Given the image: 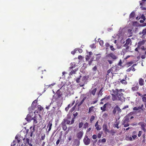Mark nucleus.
<instances>
[{
	"mask_svg": "<svg viewBox=\"0 0 146 146\" xmlns=\"http://www.w3.org/2000/svg\"><path fill=\"white\" fill-rule=\"evenodd\" d=\"M56 94L57 96V98H60L62 95V93L60 90H58L56 92Z\"/></svg>",
	"mask_w": 146,
	"mask_h": 146,
	"instance_id": "9d476101",
	"label": "nucleus"
},
{
	"mask_svg": "<svg viewBox=\"0 0 146 146\" xmlns=\"http://www.w3.org/2000/svg\"><path fill=\"white\" fill-rule=\"evenodd\" d=\"M38 111H39V112H40L41 111H42V110H43V108L40 106H38Z\"/></svg>",
	"mask_w": 146,
	"mask_h": 146,
	"instance_id": "c9c22d12",
	"label": "nucleus"
},
{
	"mask_svg": "<svg viewBox=\"0 0 146 146\" xmlns=\"http://www.w3.org/2000/svg\"><path fill=\"white\" fill-rule=\"evenodd\" d=\"M102 134V133L101 132H100L98 133L97 135V137L98 138H100L101 137Z\"/></svg>",
	"mask_w": 146,
	"mask_h": 146,
	"instance_id": "79ce46f5",
	"label": "nucleus"
},
{
	"mask_svg": "<svg viewBox=\"0 0 146 146\" xmlns=\"http://www.w3.org/2000/svg\"><path fill=\"white\" fill-rule=\"evenodd\" d=\"M142 2H141L140 3V5H143L144 4V2L145 1H146V0H142Z\"/></svg>",
	"mask_w": 146,
	"mask_h": 146,
	"instance_id": "bf43d9fd",
	"label": "nucleus"
},
{
	"mask_svg": "<svg viewBox=\"0 0 146 146\" xmlns=\"http://www.w3.org/2000/svg\"><path fill=\"white\" fill-rule=\"evenodd\" d=\"M138 86H136L134 87H132V90L133 91H136L138 89Z\"/></svg>",
	"mask_w": 146,
	"mask_h": 146,
	"instance_id": "473e14b6",
	"label": "nucleus"
},
{
	"mask_svg": "<svg viewBox=\"0 0 146 146\" xmlns=\"http://www.w3.org/2000/svg\"><path fill=\"white\" fill-rule=\"evenodd\" d=\"M144 81L142 78H140L139 80V84L141 86H142L144 84Z\"/></svg>",
	"mask_w": 146,
	"mask_h": 146,
	"instance_id": "4be33fe9",
	"label": "nucleus"
},
{
	"mask_svg": "<svg viewBox=\"0 0 146 146\" xmlns=\"http://www.w3.org/2000/svg\"><path fill=\"white\" fill-rule=\"evenodd\" d=\"M145 55H142V56H141V58L142 59H144L145 58Z\"/></svg>",
	"mask_w": 146,
	"mask_h": 146,
	"instance_id": "69168bd1",
	"label": "nucleus"
},
{
	"mask_svg": "<svg viewBox=\"0 0 146 146\" xmlns=\"http://www.w3.org/2000/svg\"><path fill=\"white\" fill-rule=\"evenodd\" d=\"M27 121L28 122L30 121L31 120H33L32 118L31 117V116L30 114H28L27 117L25 118Z\"/></svg>",
	"mask_w": 146,
	"mask_h": 146,
	"instance_id": "a211bd4d",
	"label": "nucleus"
},
{
	"mask_svg": "<svg viewBox=\"0 0 146 146\" xmlns=\"http://www.w3.org/2000/svg\"><path fill=\"white\" fill-rule=\"evenodd\" d=\"M119 124V123L116 122L115 124L114 125L115 127H117V129L119 128V127H118Z\"/></svg>",
	"mask_w": 146,
	"mask_h": 146,
	"instance_id": "49530a36",
	"label": "nucleus"
},
{
	"mask_svg": "<svg viewBox=\"0 0 146 146\" xmlns=\"http://www.w3.org/2000/svg\"><path fill=\"white\" fill-rule=\"evenodd\" d=\"M61 127L62 128V129L64 131H66L67 129V127L66 123H65L62 122L61 123Z\"/></svg>",
	"mask_w": 146,
	"mask_h": 146,
	"instance_id": "4468645a",
	"label": "nucleus"
},
{
	"mask_svg": "<svg viewBox=\"0 0 146 146\" xmlns=\"http://www.w3.org/2000/svg\"><path fill=\"white\" fill-rule=\"evenodd\" d=\"M37 101L36 100L34 101L32 103V106L33 105V104H35V105H36V104L37 103Z\"/></svg>",
	"mask_w": 146,
	"mask_h": 146,
	"instance_id": "5fc2aeb1",
	"label": "nucleus"
},
{
	"mask_svg": "<svg viewBox=\"0 0 146 146\" xmlns=\"http://www.w3.org/2000/svg\"><path fill=\"white\" fill-rule=\"evenodd\" d=\"M103 130L106 132H109V130L108 129V126L107 125L104 124L103 126Z\"/></svg>",
	"mask_w": 146,
	"mask_h": 146,
	"instance_id": "2eb2a0df",
	"label": "nucleus"
},
{
	"mask_svg": "<svg viewBox=\"0 0 146 146\" xmlns=\"http://www.w3.org/2000/svg\"><path fill=\"white\" fill-rule=\"evenodd\" d=\"M101 127H100L99 125H98L96 127V129L97 131H99L101 129Z\"/></svg>",
	"mask_w": 146,
	"mask_h": 146,
	"instance_id": "09e8293b",
	"label": "nucleus"
},
{
	"mask_svg": "<svg viewBox=\"0 0 146 146\" xmlns=\"http://www.w3.org/2000/svg\"><path fill=\"white\" fill-rule=\"evenodd\" d=\"M62 122L65 123H66L67 124H69L70 122V121L67 119H63Z\"/></svg>",
	"mask_w": 146,
	"mask_h": 146,
	"instance_id": "bb28decb",
	"label": "nucleus"
},
{
	"mask_svg": "<svg viewBox=\"0 0 146 146\" xmlns=\"http://www.w3.org/2000/svg\"><path fill=\"white\" fill-rule=\"evenodd\" d=\"M75 103V100H74L72 102V103H71V104H69L67 107L69 108H70Z\"/></svg>",
	"mask_w": 146,
	"mask_h": 146,
	"instance_id": "2f4dec72",
	"label": "nucleus"
},
{
	"mask_svg": "<svg viewBox=\"0 0 146 146\" xmlns=\"http://www.w3.org/2000/svg\"><path fill=\"white\" fill-rule=\"evenodd\" d=\"M87 97L86 96L84 97L82 100H81V101L79 103L78 102V103L77 104V106L79 108V107L81 106V105L83 104V102H84V100L86 99Z\"/></svg>",
	"mask_w": 146,
	"mask_h": 146,
	"instance_id": "f8f14e48",
	"label": "nucleus"
},
{
	"mask_svg": "<svg viewBox=\"0 0 146 146\" xmlns=\"http://www.w3.org/2000/svg\"><path fill=\"white\" fill-rule=\"evenodd\" d=\"M131 39L128 38L126 40V43H125L123 45V46L124 47H126L127 46H128L129 45H131Z\"/></svg>",
	"mask_w": 146,
	"mask_h": 146,
	"instance_id": "6e6552de",
	"label": "nucleus"
},
{
	"mask_svg": "<svg viewBox=\"0 0 146 146\" xmlns=\"http://www.w3.org/2000/svg\"><path fill=\"white\" fill-rule=\"evenodd\" d=\"M129 115H127L124 117L123 121L129 122Z\"/></svg>",
	"mask_w": 146,
	"mask_h": 146,
	"instance_id": "b1692460",
	"label": "nucleus"
},
{
	"mask_svg": "<svg viewBox=\"0 0 146 146\" xmlns=\"http://www.w3.org/2000/svg\"><path fill=\"white\" fill-rule=\"evenodd\" d=\"M142 133V131H139V133L138 134V136L139 137H140Z\"/></svg>",
	"mask_w": 146,
	"mask_h": 146,
	"instance_id": "6e6d98bb",
	"label": "nucleus"
},
{
	"mask_svg": "<svg viewBox=\"0 0 146 146\" xmlns=\"http://www.w3.org/2000/svg\"><path fill=\"white\" fill-rule=\"evenodd\" d=\"M75 117H73L72 118V120L71 121V123H70V124H72L74 123L75 120Z\"/></svg>",
	"mask_w": 146,
	"mask_h": 146,
	"instance_id": "8fccbe9b",
	"label": "nucleus"
},
{
	"mask_svg": "<svg viewBox=\"0 0 146 146\" xmlns=\"http://www.w3.org/2000/svg\"><path fill=\"white\" fill-rule=\"evenodd\" d=\"M107 61L109 62V63L110 64H111L113 63L112 61L109 60H108Z\"/></svg>",
	"mask_w": 146,
	"mask_h": 146,
	"instance_id": "338daca9",
	"label": "nucleus"
},
{
	"mask_svg": "<svg viewBox=\"0 0 146 146\" xmlns=\"http://www.w3.org/2000/svg\"><path fill=\"white\" fill-rule=\"evenodd\" d=\"M135 13L134 11L132 12L130 15L129 18H133L135 16Z\"/></svg>",
	"mask_w": 146,
	"mask_h": 146,
	"instance_id": "f704fd0d",
	"label": "nucleus"
},
{
	"mask_svg": "<svg viewBox=\"0 0 146 146\" xmlns=\"http://www.w3.org/2000/svg\"><path fill=\"white\" fill-rule=\"evenodd\" d=\"M78 113L77 112H76L73 114V115L74 116V117H75H75L78 115Z\"/></svg>",
	"mask_w": 146,
	"mask_h": 146,
	"instance_id": "4d7b16f0",
	"label": "nucleus"
},
{
	"mask_svg": "<svg viewBox=\"0 0 146 146\" xmlns=\"http://www.w3.org/2000/svg\"><path fill=\"white\" fill-rule=\"evenodd\" d=\"M110 96H106L104 98L102 99L101 100V101H103L104 100H106V101H108L110 98Z\"/></svg>",
	"mask_w": 146,
	"mask_h": 146,
	"instance_id": "393cba45",
	"label": "nucleus"
},
{
	"mask_svg": "<svg viewBox=\"0 0 146 146\" xmlns=\"http://www.w3.org/2000/svg\"><path fill=\"white\" fill-rule=\"evenodd\" d=\"M94 106H92L89 108L88 113L90 114L92 112H93L94 111Z\"/></svg>",
	"mask_w": 146,
	"mask_h": 146,
	"instance_id": "6ab92c4d",
	"label": "nucleus"
},
{
	"mask_svg": "<svg viewBox=\"0 0 146 146\" xmlns=\"http://www.w3.org/2000/svg\"><path fill=\"white\" fill-rule=\"evenodd\" d=\"M95 119V117L93 115H92L90 118V122L91 123Z\"/></svg>",
	"mask_w": 146,
	"mask_h": 146,
	"instance_id": "58836bf2",
	"label": "nucleus"
},
{
	"mask_svg": "<svg viewBox=\"0 0 146 146\" xmlns=\"http://www.w3.org/2000/svg\"><path fill=\"white\" fill-rule=\"evenodd\" d=\"M97 70V67L96 66H95L93 68V70L94 71H96Z\"/></svg>",
	"mask_w": 146,
	"mask_h": 146,
	"instance_id": "e2e57ef3",
	"label": "nucleus"
},
{
	"mask_svg": "<svg viewBox=\"0 0 146 146\" xmlns=\"http://www.w3.org/2000/svg\"><path fill=\"white\" fill-rule=\"evenodd\" d=\"M135 66L136 64H133L132 66L130 68H129L126 70V72H130L131 70H132L133 71H134L135 70L134 67Z\"/></svg>",
	"mask_w": 146,
	"mask_h": 146,
	"instance_id": "1a4fd4ad",
	"label": "nucleus"
},
{
	"mask_svg": "<svg viewBox=\"0 0 146 146\" xmlns=\"http://www.w3.org/2000/svg\"><path fill=\"white\" fill-rule=\"evenodd\" d=\"M77 70V69H75V70H73L71 71V72H70V75H72L73 74H75L76 73V72Z\"/></svg>",
	"mask_w": 146,
	"mask_h": 146,
	"instance_id": "e433bc0d",
	"label": "nucleus"
},
{
	"mask_svg": "<svg viewBox=\"0 0 146 146\" xmlns=\"http://www.w3.org/2000/svg\"><path fill=\"white\" fill-rule=\"evenodd\" d=\"M26 143H26V145H26L27 143V145L30 144V143H29V138H27L26 139Z\"/></svg>",
	"mask_w": 146,
	"mask_h": 146,
	"instance_id": "de8ad7c7",
	"label": "nucleus"
},
{
	"mask_svg": "<svg viewBox=\"0 0 146 146\" xmlns=\"http://www.w3.org/2000/svg\"><path fill=\"white\" fill-rule=\"evenodd\" d=\"M99 43L101 46H102L104 44V42L102 40H100L99 41Z\"/></svg>",
	"mask_w": 146,
	"mask_h": 146,
	"instance_id": "3c124183",
	"label": "nucleus"
},
{
	"mask_svg": "<svg viewBox=\"0 0 146 146\" xmlns=\"http://www.w3.org/2000/svg\"><path fill=\"white\" fill-rule=\"evenodd\" d=\"M126 77L124 79H123L120 81V82L123 84L126 85L127 84V81H125L126 80Z\"/></svg>",
	"mask_w": 146,
	"mask_h": 146,
	"instance_id": "c85d7f7f",
	"label": "nucleus"
},
{
	"mask_svg": "<svg viewBox=\"0 0 146 146\" xmlns=\"http://www.w3.org/2000/svg\"><path fill=\"white\" fill-rule=\"evenodd\" d=\"M116 109H115V107L113 109V113L114 114H115L116 113Z\"/></svg>",
	"mask_w": 146,
	"mask_h": 146,
	"instance_id": "052dcab7",
	"label": "nucleus"
},
{
	"mask_svg": "<svg viewBox=\"0 0 146 146\" xmlns=\"http://www.w3.org/2000/svg\"><path fill=\"white\" fill-rule=\"evenodd\" d=\"M83 141L85 145H88L90 143V139L88 138L87 136H85L83 139Z\"/></svg>",
	"mask_w": 146,
	"mask_h": 146,
	"instance_id": "20e7f679",
	"label": "nucleus"
},
{
	"mask_svg": "<svg viewBox=\"0 0 146 146\" xmlns=\"http://www.w3.org/2000/svg\"><path fill=\"white\" fill-rule=\"evenodd\" d=\"M107 56L111 57L113 59H115L117 58V57L113 54L112 53L108 54Z\"/></svg>",
	"mask_w": 146,
	"mask_h": 146,
	"instance_id": "ddd939ff",
	"label": "nucleus"
},
{
	"mask_svg": "<svg viewBox=\"0 0 146 146\" xmlns=\"http://www.w3.org/2000/svg\"><path fill=\"white\" fill-rule=\"evenodd\" d=\"M21 137V136L19 135H16L15 137V138L17 140V142L19 143L21 141V139H20Z\"/></svg>",
	"mask_w": 146,
	"mask_h": 146,
	"instance_id": "412c9836",
	"label": "nucleus"
},
{
	"mask_svg": "<svg viewBox=\"0 0 146 146\" xmlns=\"http://www.w3.org/2000/svg\"><path fill=\"white\" fill-rule=\"evenodd\" d=\"M133 114V112H130L127 114V115H129V119H132L134 117L133 116H132Z\"/></svg>",
	"mask_w": 146,
	"mask_h": 146,
	"instance_id": "cd10ccee",
	"label": "nucleus"
},
{
	"mask_svg": "<svg viewBox=\"0 0 146 146\" xmlns=\"http://www.w3.org/2000/svg\"><path fill=\"white\" fill-rule=\"evenodd\" d=\"M92 138L93 139H95L97 138V136L96 135H94L92 136Z\"/></svg>",
	"mask_w": 146,
	"mask_h": 146,
	"instance_id": "864d4df0",
	"label": "nucleus"
},
{
	"mask_svg": "<svg viewBox=\"0 0 146 146\" xmlns=\"http://www.w3.org/2000/svg\"><path fill=\"white\" fill-rule=\"evenodd\" d=\"M83 131H80L78 132L76 136L78 139H80L83 136Z\"/></svg>",
	"mask_w": 146,
	"mask_h": 146,
	"instance_id": "0eeeda50",
	"label": "nucleus"
},
{
	"mask_svg": "<svg viewBox=\"0 0 146 146\" xmlns=\"http://www.w3.org/2000/svg\"><path fill=\"white\" fill-rule=\"evenodd\" d=\"M133 63V62L132 61L130 62H127L126 64L127 66L128 67H129L130 66L131 64H132Z\"/></svg>",
	"mask_w": 146,
	"mask_h": 146,
	"instance_id": "ea45409f",
	"label": "nucleus"
},
{
	"mask_svg": "<svg viewBox=\"0 0 146 146\" xmlns=\"http://www.w3.org/2000/svg\"><path fill=\"white\" fill-rule=\"evenodd\" d=\"M124 90L123 89H118L116 88L115 90L112 89L111 92H113L114 94L117 95V96L119 98L118 100L123 102L125 101V100L123 97V94L122 92H124Z\"/></svg>",
	"mask_w": 146,
	"mask_h": 146,
	"instance_id": "f257e3e1",
	"label": "nucleus"
},
{
	"mask_svg": "<svg viewBox=\"0 0 146 146\" xmlns=\"http://www.w3.org/2000/svg\"><path fill=\"white\" fill-rule=\"evenodd\" d=\"M125 48V49H124L126 51H129V49L130 48V47L128 46H126Z\"/></svg>",
	"mask_w": 146,
	"mask_h": 146,
	"instance_id": "c03bdc74",
	"label": "nucleus"
},
{
	"mask_svg": "<svg viewBox=\"0 0 146 146\" xmlns=\"http://www.w3.org/2000/svg\"><path fill=\"white\" fill-rule=\"evenodd\" d=\"M52 121H50L48 123V125H47V127H49L48 129V131H50L51 129L52 126Z\"/></svg>",
	"mask_w": 146,
	"mask_h": 146,
	"instance_id": "dca6fc26",
	"label": "nucleus"
},
{
	"mask_svg": "<svg viewBox=\"0 0 146 146\" xmlns=\"http://www.w3.org/2000/svg\"><path fill=\"white\" fill-rule=\"evenodd\" d=\"M88 125H89L88 123L87 122H86L84 124V129H86L88 127Z\"/></svg>",
	"mask_w": 146,
	"mask_h": 146,
	"instance_id": "a19ab883",
	"label": "nucleus"
},
{
	"mask_svg": "<svg viewBox=\"0 0 146 146\" xmlns=\"http://www.w3.org/2000/svg\"><path fill=\"white\" fill-rule=\"evenodd\" d=\"M146 26V23H144L143 24V26ZM139 34L140 35H141V34H143L142 36V37L143 38H144V37H145V35H146V28L144 29L143 30L142 32H140Z\"/></svg>",
	"mask_w": 146,
	"mask_h": 146,
	"instance_id": "423d86ee",
	"label": "nucleus"
},
{
	"mask_svg": "<svg viewBox=\"0 0 146 146\" xmlns=\"http://www.w3.org/2000/svg\"><path fill=\"white\" fill-rule=\"evenodd\" d=\"M128 122L127 121H123V123L122 124L124 125V127H126L129 126V124L128 123Z\"/></svg>",
	"mask_w": 146,
	"mask_h": 146,
	"instance_id": "a878e982",
	"label": "nucleus"
},
{
	"mask_svg": "<svg viewBox=\"0 0 146 146\" xmlns=\"http://www.w3.org/2000/svg\"><path fill=\"white\" fill-rule=\"evenodd\" d=\"M110 49L114 51L115 50V48L113 47V46L112 45H110Z\"/></svg>",
	"mask_w": 146,
	"mask_h": 146,
	"instance_id": "a18cd8bd",
	"label": "nucleus"
},
{
	"mask_svg": "<svg viewBox=\"0 0 146 146\" xmlns=\"http://www.w3.org/2000/svg\"><path fill=\"white\" fill-rule=\"evenodd\" d=\"M42 119V117L40 114L35 115L34 117L32 118V119L33 120V124H36Z\"/></svg>",
	"mask_w": 146,
	"mask_h": 146,
	"instance_id": "f03ea898",
	"label": "nucleus"
},
{
	"mask_svg": "<svg viewBox=\"0 0 146 146\" xmlns=\"http://www.w3.org/2000/svg\"><path fill=\"white\" fill-rule=\"evenodd\" d=\"M108 104L107 103H106L104 105L103 107H101V110H102L103 111H104L106 110V106Z\"/></svg>",
	"mask_w": 146,
	"mask_h": 146,
	"instance_id": "aec40b11",
	"label": "nucleus"
},
{
	"mask_svg": "<svg viewBox=\"0 0 146 146\" xmlns=\"http://www.w3.org/2000/svg\"><path fill=\"white\" fill-rule=\"evenodd\" d=\"M88 78V77L86 76H85L82 77L81 79L82 81L79 84L80 87L84 86Z\"/></svg>",
	"mask_w": 146,
	"mask_h": 146,
	"instance_id": "7ed1b4c3",
	"label": "nucleus"
},
{
	"mask_svg": "<svg viewBox=\"0 0 146 146\" xmlns=\"http://www.w3.org/2000/svg\"><path fill=\"white\" fill-rule=\"evenodd\" d=\"M97 91V89L96 88L91 90L90 92L91 94H92L93 96H94L96 92Z\"/></svg>",
	"mask_w": 146,
	"mask_h": 146,
	"instance_id": "5701e85b",
	"label": "nucleus"
},
{
	"mask_svg": "<svg viewBox=\"0 0 146 146\" xmlns=\"http://www.w3.org/2000/svg\"><path fill=\"white\" fill-rule=\"evenodd\" d=\"M82 77V76L80 75V76L77 78L76 79V81L77 83H80L81 82L80 81V80L81 78Z\"/></svg>",
	"mask_w": 146,
	"mask_h": 146,
	"instance_id": "72a5a7b5",
	"label": "nucleus"
},
{
	"mask_svg": "<svg viewBox=\"0 0 146 146\" xmlns=\"http://www.w3.org/2000/svg\"><path fill=\"white\" fill-rule=\"evenodd\" d=\"M115 108L116 109V110L117 111L119 112H121V110L118 106H116Z\"/></svg>",
	"mask_w": 146,
	"mask_h": 146,
	"instance_id": "4c0bfd02",
	"label": "nucleus"
},
{
	"mask_svg": "<svg viewBox=\"0 0 146 146\" xmlns=\"http://www.w3.org/2000/svg\"><path fill=\"white\" fill-rule=\"evenodd\" d=\"M106 142V139L105 138H103L101 140L102 143H105Z\"/></svg>",
	"mask_w": 146,
	"mask_h": 146,
	"instance_id": "680f3d73",
	"label": "nucleus"
},
{
	"mask_svg": "<svg viewBox=\"0 0 146 146\" xmlns=\"http://www.w3.org/2000/svg\"><path fill=\"white\" fill-rule=\"evenodd\" d=\"M78 100L76 101V103L75 104V105H74V106L71 108V109L70 110V111L72 113L73 111L75 109L76 106L77 104H78Z\"/></svg>",
	"mask_w": 146,
	"mask_h": 146,
	"instance_id": "f3484780",
	"label": "nucleus"
},
{
	"mask_svg": "<svg viewBox=\"0 0 146 146\" xmlns=\"http://www.w3.org/2000/svg\"><path fill=\"white\" fill-rule=\"evenodd\" d=\"M76 53V51L75 50H74L71 51V53L72 54H74Z\"/></svg>",
	"mask_w": 146,
	"mask_h": 146,
	"instance_id": "774afa93",
	"label": "nucleus"
},
{
	"mask_svg": "<svg viewBox=\"0 0 146 146\" xmlns=\"http://www.w3.org/2000/svg\"><path fill=\"white\" fill-rule=\"evenodd\" d=\"M146 94H144L143 95H142V101L143 102H145L146 101Z\"/></svg>",
	"mask_w": 146,
	"mask_h": 146,
	"instance_id": "c756f323",
	"label": "nucleus"
},
{
	"mask_svg": "<svg viewBox=\"0 0 146 146\" xmlns=\"http://www.w3.org/2000/svg\"><path fill=\"white\" fill-rule=\"evenodd\" d=\"M111 95L112 96V100L113 101H114L115 100L119 101L118 100L119 98L117 97V95H115L113 93V94H111Z\"/></svg>",
	"mask_w": 146,
	"mask_h": 146,
	"instance_id": "9b49d317",
	"label": "nucleus"
},
{
	"mask_svg": "<svg viewBox=\"0 0 146 146\" xmlns=\"http://www.w3.org/2000/svg\"><path fill=\"white\" fill-rule=\"evenodd\" d=\"M111 71V73L112 74H113L116 70V68L115 67H112L110 68Z\"/></svg>",
	"mask_w": 146,
	"mask_h": 146,
	"instance_id": "7c9ffc66",
	"label": "nucleus"
},
{
	"mask_svg": "<svg viewBox=\"0 0 146 146\" xmlns=\"http://www.w3.org/2000/svg\"><path fill=\"white\" fill-rule=\"evenodd\" d=\"M83 125V123L82 122L79 123V127L80 128H81Z\"/></svg>",
	"mask_w": 146,
	"mask_h": 146,
	"instance_id": "37998d69",
	"label": "nucleus"
},
{
	"mask_svg": "<svg viewBox=\"0 0 146 146\" xmlns=\"http://www.w3.org/2000/svg\"><path fill=\"white\" fill-rule=\"evenodd\" d=\"M45 134H44L43 135H42V136H41V140H44L45 139Z\"/></svg>",
	"mask_w": 146,
	"mask_h": 146,
	"instance_id": "603ef678",
	"label": "nucleus"
},
{
	"mask_svg": "<svg viewBox=\"0 0 146 146\" xmlns=\"http://www.w3.org/2000/svg\"><path fill=\"white\" fill-rule=\"evenodd\" d=\"M35 125H34L33 127H31L30 128V131L28 133V135H29L30 137H32L33 136V133L35 131Z\"/></svg>",
	"mask_w": 146,
	"mask_h": 146,
	"instance_id": "39448f33",
	"label": "nucleus"
},
{
	"mask_svg": "<svg viewBox=\"0 0 146 146\" xmlns=\"http://www.w3.org/2000/svg\"><path fill=\"white\" fill-rule=\"evenodd\" d=\"M72 129V127H69L67 131H66V132L67 133L70 130H71Z\"/></svg>",
	"mask_w": 146,
	"mask_h": 146,
	"instance_id": "0e129e2a",
	"label": "nucleus"
},
{
	"mask_svg": "<svg viewBox=\"0 0 146 146\" xmlns=\"http://www.w3.org/2000/svg\"><path fill=\"white\" fill-rule=\"evenodd\" d=\"M34 104H33V106H32V104L31 105L32 109V110L34 109H35V108L36 107V105H34Z\"/></svg>",
	"mask_w": 146,
	"mask_h": 146,
	"instance_id": "13d9d810",
	"label": "nucleus"
}]
</instances>
